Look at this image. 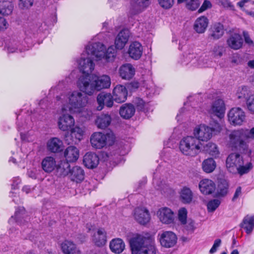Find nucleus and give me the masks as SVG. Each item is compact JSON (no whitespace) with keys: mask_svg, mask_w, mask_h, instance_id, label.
Returning <instances> with one entry per match:
<instances>
[{"mask_svg":"<svg viewBox=\"0 0 254 254\" xmlns=\"http://www.w3.org/2000/svg\"><path fill=\"white\" fill-rule=\"evenodd\" d=\"M85 49L88 55L95 58L97 61L103 59L107 62H111L114 61L116 57V50L113 46H110L106 50L105 45L100 42L87 45Z\"/></svg>","mask_w":254,"mask_h":254,"instance_id":"f257e3e1","label":"nucleus"},{"mask_svg":"<svg viewBox=\"0 0 254 254\" xmlns=\"http://www.w3.org/2000/svg\"><path fill=\"white\" fill-rule=\"evenodd\" d=\"M246 133L244 129L234 130L229 135L228 144L232 150L239 151L241 153L248 154L250 156L251 150L248 149V144L246 142Z\"/></svg>","mask_w":254,"mask_h":254,"instance_id":"f03ea898","label":"nucleus"},{"mask_svg":"<svg viewBox=\"0 0 254 254\" xmlns=\"http://www.w3.org/2000/svg\"><path fill=\"white\" fill-rule=\"evenodd\" d=\"M200 145H202L196 137L187 136L180 141L179 148L184 155L195 156L200 151Z\"/></svg>","mask_w":254,"mask_h":254,"instance_id":"7ed1b4c3","label":"nucleus"},{"mask_svg":"<svg viewBox=\"0 0 254 254\" xmlns=\"http://www.w3.org/2000/svg\"><path fill=\"white\" fill-rule=\"evenodd\" d=\"M214 126L209 127L205 125H200L196 127L193 130V134L198 139L199 143L200 141H207L212 137L213 131H220L221 129V126L217 122H214Z\"/></svg>","mask_w":254,"mask_h":254,"instance_id":"20e7f679","label":"nucleus"},{"mask_svg":"<svg viewBox=\"0 0 254 254\" xmlns=\"http://www.w3.org/2000/svg\"><path fill=\"white\" fill-rule=\"evenodd\" d=\"M88 97L80 92L74 91L69 97V110L71 112H80L88 102Z\"/></svg>","mask_w":254,"mask_h":254,"instance_id":"39448f33","label":"nucleus"},{"mask_svg":"<svg viewBox=\"0 0 254 254\" xmlns=\"http://www.w3.org/2000/svg\"><path fill=\"white\" fill-rule=\"evenodd\" d=\"M114 139L113 134L96 132L91 135L90 142L93 148L101 149L107 145L108 142L109 145H112L114 142Z\"/></svg>","mask_w":254,"mask_h":254,"instance_id":"423d86ee","label":"nucleus"},{"mask_svg":"<svg viewBox=\"0 0 254 254\" xmlns=\"http://www.w3.org/2000/svg\"><path fill=\"white\" fill-rule=\"evenodd\" d=\"M93 79V74L82 75L78 78L77 86L80 91L85 93L84 95L91 96L97 91Z\"/></svg>","mask_w":254,"mask_h":254,"instance_id":"0eeeda50","label":"nucleus"},{"mask_svg":"<svg viewBox=\"0 0 254 254\" xmlns=\"http://www.w3.org/2000/svg\"><path fill=\"white\" fill-rule=\"evenodd\" d=\"M149 243V240L144 235L138 233L133 234L129 240L131 254H138Z\"/></svg>","mask_w":254,"mask_h":254,"instance_id":"6e6552de","label":"nucleus"},{"mask_svg":"<svg viewBox=\"0 0 254 254\" xmlns=\"http://www.w3.org/2000/svg\"><path fill=\"white\" fill-rule=\"evenodd\" d=\"M228 118L231 125L241 126L245 120V113L239 107L233 108L229 111Z\"/></svg>","mask_w":254,"mask_h":254,"instance_id":"1a4fd4ad","label":"nucleus"},{"mask_svg":"<svg viewBox=\"0 0 254 254\" xmlns=\"http://www.w3.org/2000/svg\"><path fill=\"white\" fill-rule=\"evenodd\" d=\"M84 131L82 128L76 126L72 128L70 132H66L64 135V140L67 144L78 143L82 138Z\"/></svg>","mask_w":254,"mask_h":254,"instance_id":"9d476101","label":"nucleus"},{"mask_svg":"<svg viewBox=\"0 0 254 254\" xmlns=\"http://www.w3.org/2000/svg\"><path fill=\"white\" fill-rule=\"evenodd\" d=\"M227 168L230 172H234L241 164H244L243 158L238 153H231L226 161Z\"/></svg>","mask_w":254,"mask_h":254,"instance_id":"9b49d317","label":"nucleus"},{"mask_svg":"<svg viewBox=\"0 0 254 254\" xmlns=\"http://www.w3.org/2000/svg\"><path fill=\"white\" fill-rule=\"evenodd\" d=\"M159 241L162 247L170 248L173 247L176 244L177 237L171 231H165L160 235Z\"/></svg>","mask_w":254,"mask_h":254,"instance_id":"f8f14e48","label":"nucleus"},{"mask_svg":"<svg viewBox=\"0 0 254 254\" xmlns=\"http://www.w3.org/2000/svg\"><path fill=\"white\" fill-rule=\"evenodd\" d=\"M114 101L113 97L111 93L105 92L100 93L97 97V102L98 104L97 110L101 111L104 106H106L107 107H112Z\"/></svg>","mask_w":254,"mask_h":254,"instance_id":"ddd939ff","label":"nucleus"},{"mask_svg":"<svg viewBox=\"0 0 254 254\" xmlns=\"http://www.w3.org/2000/svg\"><path fill=\"white\" fill-rule=\"evenodd\" d=\"M78 67L80 72L83 75H91V73L94 69L95 64L90 58L81 57L78 62Z\"/></svg>","mask_w":254,"mask_h":254,"instance_id":"4468645a","label":"nucleus"},{"mask_svg":"<svg viewBox=\"0 0 254 254\" xmlns=\"http://www.w3.org/2000/svg\"><path fill=\"white\" fill-rule=\"evenodd\" d=\"M93 81L97 91H100L103 89L108 88L111 85V79L109 76L103 75L102 76H97L93 74Z\"/></svg>","mask_w":254,"mask_h":254,"instance_id":"2eb2a0df","label":"nucleus"},{"mask_svg":"<svg viewBox=\"0 0 254 254\" xmlns=\"http://www.w3.org/2000/svg\"><path fill=\"white\" fill-rule=\"evenodd\" d=\"M127 91L126 87L122 85H117L113 89V97L115 102L121 103L127 99Z\"/></svg>","mask_w":254,"mask_h":254,"instance_id":"dca6fc26","label":"nucleus"},{"mask_svg":"<svg viewBox=\"0 0 254 254\" xmlns=\"http://www.w3.org/2000/svg\"><path fill=\"white\" fill-rule=\"evenodd\" d=\"M129 10V13L131 15H134L141 13L150 4L149 0H133Z\"/></svg>","mask_w":254,"mask_h":254,"instance_id":"f3484780","label":"nucleus"},{"mask_svg":"<svg viewBox=\"0 0 254 254\" xmlns=\"http://www.w3.org/2000/svg\"><path fill=\"white\" fill-rule=\"evenodd\" d=\"M128 30H122L117 35L115 40V48L118 50L123 49L128 41L129 37Z\"/></svg>","mask_w":254,"mask_h":254,"instance_id":"a211bd4d","label":"nucleus"},{"mask_svg":"<svg viewBox=\"0 0 254 254\" xmlns=\"http://www.w3.org/2000/svg\"><path fill=\"white\" fill-rule=\"evenodd\" d=\"M112 118L108 113H101L98 114L95 120V125L98 128L106 129L111 124Z\"/></svg>","mask_w":254,"mask_h":254,"instance_id":"6ab92c4d","label":"nucleus"},{"mask_svg":"<svg viewBox=\"0 0 254 254\" xmlns=\"http://www.w3.org/2000/svg\"><path fill=\"white\" fill-rule=\"evenodd\" d=\"M199 188L202 194L208 195L212 194L215 191L216 185L212 180L205 179L200 181Z\"/></svg>","mask_w":254,"mask_h":254,"instance_id":"aec40b11","label":"nucleus"},{"mask_svg":"<svg viewBox=\"0 0 254 254\" xmlns=\"http://www.w3.org/2000/svg\"><path fill=\"white\" fill-rule=\"evenodd\" d=\"M127 53L131 59L138 60L142 55V46L138 42H133L130 44Z\"/></svg>","mask_w":254,"mask_h":254,"instance_id":"412c9836","label":"nucleus"},{"mask_svg":"<svg viewBox=\"0 0 254 254\" xmlns=\"http://www.w3.org/2000/svg\"><path fill=\"white\" fill-rule=\"evenodd\" d=\"M157 215L160 221L165 224H170L174 221V213L168 207H162L158 211Z\"/></svg>","mask_w":254,"mask_h":254,"instance_id":"4be33fe9","label":"nucleus"},{"mask_svg":"<svg viewBox=\"0 0 254 254\" xmlns=\"http://www.w3.org/2000/svg\"><path fill=\"white\" fill-rule=\"evenodd\" d=\"M179 200L184 204H190L193 202V193L189 187L184 186L181 189Z\"/></svg>","mask_w":254,"mask_h":254,"instance_id":"5701e85b","label":"nucleus"},{"mask_svg":"<svg viewBox=\"0 0 254 254\" xmlns=\"http://www.w3.org/2000/svg\"><path fill=\"white\" fill-rule=\"evenodd\" d=\"M74 125V119L72 116L69 114H64L59 119V127L63 131H67Z\"/></svg>","mask_w":254,"mask_h":254,"instance_id":"b1692460","label":"nucleus"},{"mask_svg":"<svg viewBox=\"0 0 254 254\" xmlns=\"http://www.w3.org/2000/svg\"><path fill=\"white\" fill-rule=\"evenodd\" d=\"M134 218L141 225H145L150 220V214L148 210L145 208H136L134 210Z\"/></svg>","mask_w":254,"mask_h":254,"instance_id":"393cba45","label":"nucleus"},{"mask_svg":"<svg viewBox=\"0 0 254 254\" xmlns=\"http://www.w3.org/2000/svg\"><path fill=\"white\" fill-rule=\"evenodd\" d=\"M83 162L87 168L93 169L98 166L99 158L96 153L87 152L84 156Z\"/></svg>","mask_w":254,"mask_h":254,"instance_id":"a878e982","label":"nucleus"},{"mask_svg":"<svg viewBox=\"0 0 254 254\" xmlns=\"http://www.w3.org/2000/svg\"><path fill=\"white\" fill-rule=\"evenodd\" d=\"M209 38L213 40H218L224 34V28L222 24L220 22L212 25L209 30Z\"/></svg>","mask_w":254,"mask_h":254,"instance_id":"bb28decb","label":"nucleus"},{"mask_svg":"<svg viewBox=\"0 0 254 254\" xmlns=\"http://www.w3.org/2000/svg\"><path fill=\"white\" fill-rule=\"evenodd\" d=\"M47 149L52 153H59L63 150V143L57 137L51 138L47 144Z\"/></svg>","mask_w":254,"mask_h":254,"instance_id":"cd10ccee","label":"nucleus"},{"mask_svg":"<svg viewBox=\"0 0 254 254\" xmlns=\"http://www.w3.org/2000/svg\"><path fill=\"white\" fill-rule=\"evenodd\" d=\"M135 108L130 103H125L120 108L119 113L122 118L124 119H129L135 113Z\"/></svg>","mask_w":254,"mask_h":254,"instance_id":"c85d7f7f","label":"nucleus"},{"mask_svg":"<svg viewBox=\"0 0 254 254\" xmlns=\"http://www.w3.org/2000/svg\"><path fill=\"white\" fill-rule=\"evenodd\" d=\"M64 155L66 160L70 162H74L79 157V150L74 146H69L65 150Z\"/></svg>","mask_w":254,"mask_h":254,"instance_id":"c756f323","label":"nucleus"},{"mask_svg":"<svg viewBox=\"0 0 254 254\" xmlns=\"http://www.w3.org/2000/svg\"><path fill=\"white\" fill-rule=\"evenodd\" d=\"M209 20L205 16L198 17L194 24V30L198 33H203L205 32L208 26Z\"/></svg>","mask_w":254,"mask_h":254,"instance_id":"7c9ffc66","label":"nucleus"},{"mask_svg":"<svg viewBox=\"0 0 254 254\" xmlns=\"http://www.w3.org/2000/svg\"><path fill=\"white\" fill-rule=\"evenodd\" d=\"M61 248L64 254H79L80 253L76 245L70 241H64L61 244Z\"/></svg>","mask_w":254,"mask_h":254,"instance_id":"2f4dec72","label":"nucleus"},{"mask_svg":"<svg viewBox=\"0 0 254 254\" xmlns=\"http://www.w3.org/2000/svg\"><path fill=\"white\" fill-rule=\"evenodd\" d=\"M211 110L214 115L218 118L223 117L225 111V106L223 100L221 99L215 100L211 107Z\"/></svg>","mask_w":254,"mask_h":254,"instance_id":"473e14b6","label":"nucleus"},{"mask_svg":"<svg viewBox=\"0 0 254 254\" xmlns=\"http://www.w3.org/2000/svg\"><path fill=\"white\" fill-rule=\"evenodd\" d=\"M119 73L123 79L129 80L134 75L135 70L131 64H128L121 66Z\"/></svg>","mask_w":254,"mask_h":254,"instance_id":"72a5a7b5","label":"nucleus"},{"mask_svg":"<svg viewBox=\"0 0 254 254\" xmlns=\"http://www.w3.org/2000/svg\"><path fill=\"white\" fill-rule=\"evenodd\" d=\"M227 43L231 48L238 50L242 47L243 40L240 34L235 33L228 39Z\"/></svg>","mask_w":254,"mask_h":254,"instance_id":"f704fd0d","label":"nucleus"},{"mask_svg":"<svg viewBox=\"0 0 254 254\" xmlns=\"http://www.w3.org/2000/svg\"><path fill=\"white\" fill-rule=\"evenodd\" d=\"M111 251L115 254L122 253L125 248V244L123 240L120 238L113 239L110 243Z\"/></svg>","mask_w":254,"mask_h":254,"instance_id":"c9c22d12","label":"nucleus"},{"mask_svg":"<svg viewBox=\"0 0 254 254\" xmlns=\"http://www.w3.org/2000/svg\"><path fill=\"white\" fill-rule=\"evenodd\" d=\"M84 171L81 167L76 166L71 169L70 177L72 181L81 182L84 180Z\"/></svg>","mask_w":254,"mask_h":254,"instance_id":"e433bc0d","label":"nucleus"},{"mask_svg":"<svg viewBox=\"0 0 254 254\" xmlns=\"http://www.w3.org/2000/svg\"><path fill=\"white\" fill-rule=\"evenodd\" d=\"M12 0H0V14L2 15L11 14L13 10Z\"/></svg>","mask_w":254,"mask_h":254,"instance_id":"4c0bfd02","label":"nucleus"},{"mask_svg":"<svg viewBox=\"0 0 254 254\" xmlns=\"http://www.w3.org/2000/svg\"><path fill=\"white\" fill-rule=\"evenodd\" d=\"M240 227L244 228L248 234H251L254 228V216L246 215L240 223Z\"/></svg>","mask_w":254,"mask_h":254,"instance_id":"58836bf2","label":"nucleus"},{"mask_svg":"<svg viewBox=\"0 0 254 254\" xmlns=\"http://www.w3.org/2000/svg\"><path fill=\"white\" fill-rule=\"evenodd\" d=\"M41 165L45 172H51L56 166L55 159L51 156L46 157L42 160Z\"/></svg>","mask_w":254,"mask_h":254,"instance_id":"ea45409f","label":"nucleus"},{"mask_svg":"<svg viewBox=\"0 0 254 254\" xmlns=\"http://www.w3.org/2000/svg\"><path fill=\"white\" fill-rule=\"evenodd\" d=\"M26 210L23 207H19L15 211L14 219L16 222L20 225L24 224L29 219L28 216L25 217Z\"/></svg>","mask_w":254,"mask_h":254,"instance_id":"a19ab883","label":"nucleus"},{"mask_svg":"<svg viewBox=\"0 0 254 254\" xmlns=\"http://www.w3.org/2000/svg\"><path fill=\"white\" fill-rule=\"evenodd\" d=\"M106 233L104 229H99L95 235V243L98 247L105 245L107 242Z\"/></svg>","mask_w":254,"mask_h":254,"instance_id":"79ce46f5","label":"nucleus"},{"mask_svg":"<svg viewBox=\"0 0 254 254\" xmlns=\"http://www.w3.org/2000/svg\"><path fill=\"white\" fill-rule=\"evenodd\" d=\"M216 167V164L214 160L212 158H209L204 160L202 163V168L204 172L207 173L212 172Z\"/></svg>","mask_w":254,"mask_h":254,"instance_id":"37998d69","label":"nucleus"},{"mask_svg":"<svg viewBox=\"0 0 254 254\" xmlns=\"http://www.w3.org/2000/svg\"><path fill=\"white\" fill-rule=\"evenodd\" d=\"M69 163L70 162L66 160L62 161L57 167V171L60 172L61 174L63 176L70 175L71 169H70Z\"/></svg>","mask_w":254,"mask_h":254,"instance_id":"c03bdc74","label":"nucleus"},{"mask_svg":"<svg viewBox=\"0 0 254 254\" xmlns=\"http://www.w3.org/2000/svg\"><path fill=\"white\" fill-rule=\"evenodd\" d=\"M237 97L239 99H245L246 102L248 99L250 98L253 95L252 91L250 90L249 87L247 86H242L239 87L237 93Z\"/></svg>","mask_w":254,"mask_h":254,"instance_id":"a18cd8bd","label":"nucleus"},{"mask_svg":"<svg viewBox=\"0 0 254 254\" xmlns=\"http://www.w3.org/2000/svg\"><path fill=\"white\" fill-rule=\"evenodd\" d=\"M204 150L210 155L214 157H218L219 154L217 145L213 143L209 142L203 146Z\"/></svg>","mask_w":254,"mask_h":254,"instance_id":"49530a36","label":"nucleus"},{"mask_svg":"<svg viewBox=\"0 0 254 254\" xmlns=\"http://www.w3.org/2000/svg\"><path fill=\"white\" fill-rule=\"evenodd\" d=\"M229 185L225 180H221L218 185L217 196L223 197L228 193Z\"/></svg>","mask_w":254,"mask_h":254,"instance_id":"de8ad7c7","label":"nucleus"},{"mask_svg":"<svg viewBox=\"0 0 254 254\" xmlns=\"http://www.w3.org/2000/svg\"><path fill=\"white\" fill-rule=\"evenodd\" d=\"M137 254H156L155 247L150 242L140 250Z\"/></svg>","mask_w":254,"mask_h":254,"instance_id":"09e8293b","label":"nucleus"},{"mask_svg":"<svg viewBox=\"0 0 254 254\" xmlns=\"http://www.w3.org/2000/svg\"><path fill=\"white\" fill-rule=\"evenodd\" d=\"M220 203V200L217 199H214L209 201L207 204L208 212H214L219 207Z\"/></svg>","mask_w":254,"mask_h":254,"instance_id":"8fccbe9b","label":"nucleus"},{"mask_svg":"<svg viewBox=\"0 0 254 254\" xmlns=\"http://www.w3.org/2000/svg\"><path fill=\"white\" fill-rule=\"evenodd\" d=\"M252 168V163L249 162L245 166L243 165V164H241L236 170L238 171V173L242 176L244 174L248 173Z\"/></svg>","mask_w":254,"mask_h":254,"instance_id":"3c124183","label":"nucleus"},{"mask_svg":"<svg viewBox=\"0 0 254 254\" xmlns=\"http://www.w3.org/2000/svg\"><path fill=\"white\" fill-rule=\"evenodd\" d=\"M187 210L185 207L181 208L178 211V219L183 225L187 224Z\"/></svg>","mask_w":254,"mask_h":254,"instance_id":"603ef678","label":"nucleus"},{"mask_svg":"<svg viewBox=\"0 0 254 254\" xmlns=\"http://www.w3.org/2000/svg\"><path fill=\"white\" fill-rule=\"evenodd\" d=\"M198 0H188L186 3V8L191 11L195 10L199 6Z\"/></svg>","mask_w":254,"mask_h":254,"instance_id":"864d4df0","label":"nucleus"},{"mask_svg":"<svg viewBox=\"0 0 254 254\" xmlns=\"http://www.w3.org/2000/svg\"><path fill=\"white\" fill-rule=\"evenodd\" d=\"M133 103L135 105V106L136 107V110L138 111H141V112H144L145 109H144V106H145V102L144 101L141 99L140 98H136L134 99L133 101Z\"/></svg>","mask_w":254,"mask_h":254,"instance_id":"5fc2aeb1","label":"nucleus"},{"mask_svg":"<svg viewBox=\"0 0 254 254\" xmlns=\"http://www.w3.org/2000/svg\"><path fill=\"white\" fill-rule=\"evenodd\" d=\"M158 1L160 5L166 9L171 8L174 3V0H158Z\"/></svg>","mask_w":254,"mask_h":254,"instance_id":"6e6d98bb","label":"nucleus"},{"mask_svg":"<svg viewBox=\"0 0 254 254\" xmlns=\"http://www.w3.org/2000/svg\"><path fill=\"white\" fill-rule=\"evenodd\" d=\"M218 2L225 8H228L233 11L235 10L234 5L232 3L230 0H218Z\"/></svg>","mask_w":254,"mask_h":254,"instance_id":"4d7b16f0","label":"nucleus"},{"mask_svg":"<svg viewBox=\"0 0 254 254\" xmlns=\"http://www.w3.org/2000/svg\"><path fill=\"white\" fill-rule=\"evenodd\" d=\"M212 4L211 2L208 0H204L202 4L198 10L199 13H202L206 10L212 7Z\"/></svg>","mask_w":254,"mask_h":254,"instance_id":"13d9d810","label":"nucleus"},{"mask_svg":"<svg viewBox=\"0 0 254 254\" xmlns=\"http://www.w3.org/2000/svg\"><path fill=\"white\" fill-rule=\"evenodd\" d=\"M248 110L252 113H254V95L248 99L246 102Z\"/></svg>","mask_w":254,"mask_h":254,"instance_id":"bf43d9fd","label":"nucleus"},{"mask_svg":"<svg viewBox=\"0 0 254 254\" xmlns=\"http://www.w3.org/2000/svg\"><path fill=\"white\" fill-rule=\"evenodd\" d=\"M194 221L191 219H189L187 222L186 229L189 233H193L195 227L194 226Z\"/></svg>","mask_w":254,"mask_h":254,"instance_id":"052dcab7","label":"nucleus"},{"mask_svg":"<svg viewBox=\"0 0 254 254\" xmlns=\"http://www.w3.org/2000/svg\"><path fill=\"white\" fill-rule=\"evenodd\" d=\"M221 244V240L220 239H216L214 241V244L209 251L210 254H214L215 253L217 249L220 246Z\"/></svg>","mask_w":254,"mask_h":254,"instance_id":"680f3d73","label":"nucleus"},{"mask_svg":"<svg viewBox=\"0 0 254 254\" xmlns=\"http://www.w3.org/2000/svg\"><path fill=\"white\" fill-rule=\"evenodd\" d=\"M33 3V0H20L19 6L22 8L31 7Z\"/></svg>","mask_w":254,"mask_h":254,"instance_id":"e2e57ef3","label":"nucleus"},{"mask_svg":"<svg viewBox=\"0 0 254 254\" xmlns=\"http://www.w3.org/2000/svg\"><path fill=\"white\" fill-rule=\"evenodd\" d=\"M223 47L222 46H215L213 48V53L215 56L220 57L222 56Z\"/></svg>","mask_w":254,"mask_h":254,"instance_id":"0e129e2a","label":"nucleus"},{"mask_svg":"<svg viewBox=\"0 0 254 254\" xmlns=\"http://www.w3.org/2000/svg\"><path fill=\"white\" fill-rule=\"evenodd\" d=\"M244 132L246 133V139H254V127L252 128L250 130L244 129Z\"/></svg>","mask_w":254,"mask_h":254,"instance_id":"69168bd1","label":"nucleus"},{"mask_svg":"<svg viewBox=\"0 0 254 254\" xmlns=\"http://www.w3.org/2000/svg\"><path fill=\"white\" fill-rule=\"evenodd\" d=\"M241 194L242 188L241 187H238L235 190L234 194L232 198V201L233 202H235Z\"/></svg>","mask_w":254,"mask_h":254,"instance_id":"338daca9","label":"nucleus"},{"mask_svg":"<svg viewBox=\"0 0 254 254\" xmlns=\"http://www.w3.org/2000/svg\"><path fill=\"white\" fill-rule=\"evenodd\" d=\"M8 23L6 19L0 16V31H2L6 29L7 27Z\"/></svg>","mask_w":254,"mask_h":254,"instance_id":"774afa93","label":"nucleus"}]
</instances>
